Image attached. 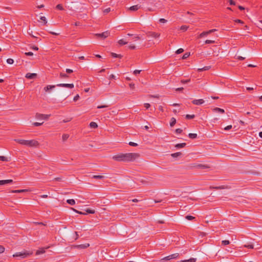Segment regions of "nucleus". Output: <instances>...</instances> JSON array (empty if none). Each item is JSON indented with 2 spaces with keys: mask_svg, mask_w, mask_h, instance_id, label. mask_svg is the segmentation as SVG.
<instances>
[{
  "mask_svg": "<svg viewBox=\"0 0 262 262\" xmlns=\"http://www.w3.org/2000/svg\"><path fill=\"white\" fill-rule=\"evenodd\" d=\"M140 155L137 153L120 154L113 157V159L116 161L128 162L133 161L139 157Z\"/></svg>",
  "mask_w": 262,
  "mask_h": 262,
  "instance_id": "obj_1",
  "label": "nucleus"
},
{
  "mask_svg": "<svg viewBox=\"0 0 262 262\" xmlns=\"http://www.w3.org/2000/svg\"><path fill=\"white\" fill-rule=\"evenodd\" d=\"M15 141L20 144L29 147H36L39 145L38 141L34 140H26L23 139H15Z\"/></svg>",
  "mask_w": 262,
  "mask_h": 262,
  "instance_id": "obj_2",
  "label": "nucleus"
},
{
  "mask_svg": "<svg viewBox=\"0 0 262 262\" xmlns=\"http://www.w3.org/2000/svg\"><path fill=\"white\" fill-rule=\"evenodd\" d=\"M32 254V252H30L27 251L23 252H17L13 255L14 257H20L21 258H26Z\"/></svg>",
  "mask_w": 262,
  "mask_h": 262,
  "instance_id": "obj_3",
  "label": "nucleus"
},
{
  "mask_svg": "<svg viewBox=\"0 0 262 262\" xmlns=\"http://www.w3.org/2000/svg\"><path fill=\"white\" fill-rule=\"evenodd\" d=\"M146 34L148 37H151L157 38L160 37V34L158 33H156L155 32H147Z\"/></svg>",
  "mask_w": 262,
  "mask_h": 262,
  "instance_id": "obj_4",
  "label": "nucleus"
},
{
  "mask_svg": "<svg viewBox=\"0 0 262 262\" xmlns=\"http://www.w3.org/2000/svg\"><path fill=\"white\" fill-rule=\"evenodd\" d=\"M110 34V33L108 31H105L102 33H98L96 34L95 35L98 37L101 38L102 39H105L107 37H108Z\"/></svg>",
  "mask_w": 262,
  "mask_h": 262,
  "instance_id": "obj_5",
  "label": "nucleus"
},
{
  "mask_svg": "<svg viewBox=\"0 0 262 262\" xmlns=\"http://www.w3.org/2000/svg\"><path fill=\"white\" fill-rule=\"evenodd\" d=\"M58 87H64L69 89H73L74 86L73 83L71 84H66V83H60L56 85Z\"/></svg>",
  "mask_w": 262,
  "mask_h": 262,
  "instance_id": "obj_6",
  "label": "nucleus"
},
{
  "mask_svg": "<svg viewBox=\"0 0 262 262\" xmlns=\"http://www.w3.org/2000/svg\"><path fill=\"white\" fill-rule=\"evenodd\" d=\"M179 254L178 253H174V254H172L171 255H170L169 256L165 257V258H163V259L170 260V259H174V258H177L179 256Z\"/></svg>",
  "mask_w": 262,
  "mask_h": 262,
  "instance_id": "obj_7",
  "label": "nucleus"
},
{
  "mask_svg": "<svg viewBox=\"0 0 262 262\" xmlns=\"http://www.w3.org/2000/svg\"><path fill=\"white\" fill-rule=\"evenodd\" d=\"M37 75L36 73H28L26 75L25 77H26V78L29 79H33L36 78L37 77Z\"/></svg>",
  "mask_w": 262,
  "mask_h": 262,
  "instance_id": "obj_8",
  "label": "nucleus"
},
{
  "mask_svg": "<svg viewBox=\"0 0 262 262\" xmlns=\"http://www.w3.org/2000/svg\"><path fill=\"white\" fill-rule=\"evenodd\" d=\"M191 167L199 169H207L209 168V166H208V165H203L202 164H198V165H196V166H191Z\"/></svg>",
  "mask_w": 262,
  "mask_h": 262,
  "instance_id": "obj_9",
  "label": "nucleus"
},
{
  "mask_svg": "<svg viewBox=\"0 0 262 262\" xmlns=\"http://www.w3.org/2000/svg\"><path fill=\"white\" fill-rule=\"evenodd\" d=\"M90 246V244L89 243H85L84 244L77 245L75 246V247L77 249H86Z\"/></svg>",
  "mask_w": 262,
  "mask_h": 262,
  "instance_id": "obj_10",
  "label": "nucleus"
},
{
  "mask_svg": "<svg viewBox=\"0 0 262 262\" xmlns=\"http://www.w3.org/2000/svg\"><path fill=\"white\" fill-rule=\"evenodd\" d=\"M192 103L195 105H201L204 103V100L202 99H195L192 101Z\"/></svg>",
  "mask_w": 262,
  "mask_h": 262,
  "instance_id": "obj_11",
  "label": "nucleus"
},
{
  "mask_svg": "<svg viewBox=\"0 0 262 262\" xmlns=\"http://www.w3.org/2000/svg\"><path fill=\"white\" fill-rule=\"evenodd\" d=\"M56 85H48L45 86L43 89L44 91L46 92H50L51 90L54 89Z\"/></svg>",
  "mask_w": 262,
  "mask_h": 262,
  "instance_id": "obj_12",
  "label": "nucleus"
},
{
  "mask_svg": "<svg viewBox=\"0 0 262 262\" xmlns=\"http://www.w3.org/2000/svg\"><path fill=\"white\" fill-rule=\"evenodd\" d=\"M141 6L138 5H134L129 7L128 10L131 11H137L139 8H140Z\"/></svg>",
  "mask_w": 262,
  "mask_h": 262,
  "instance_id": "obj_13",
  "label": "nucleus"
},
{
  "mask_svg": "<svg viewBox=\"0 0 262 262\" xmlns=\"http://www.w3.org/2000/svg\"><path fill=\"white\" fill-rule=\"evenodd\" d=\"M13 183L12 180H0V185H3L7 184H10Z\"/></svg>",
  "mask_w": 262,
  "mask_h": 262,
  "instance_id": "obj_14",
  "label": "nucleus"
},
{
  "mask_svg": "<svg viewBox=\"0 0 262 262\" xmlns=\"http://www.w3.org/2000/svg\"><path fill=\"white\" fill-rule=\"evenodd\" d=\"M213 111L215 113H220V114H224L225 113V111L224 109L219 108V107H215L213 108Z\"/></svg>",
  "mask_w": 262,
  "mask_h": 262,
  "instance_id": "obj_15",
  "label": "nucleus"
},
{
  "mask_svg": "<svg viewBox=\"0 0 262 262\" xmlns=\"http://www.w3.org/2000/svg\"><path fill=\"white\" fill-rule=\"evenodd\" d=\"M60 95L62 96V97L64 98V99H66L69 97L70 93L68 91H62Z\"/></svg>",
  "mask_w": 262,
  "mask_h": 262,
  "instance_id": "obj_16",
  "label": "nucleus"
},
{
  "mask_svg": "<svg viewBox=\"0 0 262 262\" xmlns=\"http://www.w3.org/2000/svg\"><path fill=\"white\" fill-rule=\"evenodd\" d=\"M228 188V186H224V185L220 186H216V187H213V186H210V189H216V190L226 189V188Z\"/></svg>",
  "mask_w": 262,
  "mask_h": 262,
  "instance_id": "obj_17",
  "label": "nucleus"
},
{
  "mask_svg": "<svg viewBox=\"0 0 262 262\" xmlns=\"http://www.w3.org/2000/svg\"><path fill=\"white\" fill-rule=\"evenodd\" d=\"M186 145V144L185 143H178L175 145V147L177 148H183Z\"/></svg>",
  "mask_w": 262,
  "mask_h": 262,
  "instance_id": "obj_18",
  "label": "nucleus"
},
{
  "mask_svg": "<svg viewBox=\"0 0 262 262\" xmlns=\"http://www.w3.org/2000/svg\"><path fill=\"white\" fill-rule=\"evenodd\" d=\"M156 1L157 0H150L151 4L154 5V6L156 7H160V6L161 5V4H159L160 2L155 3Z\"/></svg>",
  "mask_w": 262,
  "mask_h": 262,
  "instance_id": "obj_19",
  "label": "nucleus"
},
{
  "mask_svg": "<svg viewBox=\"0 0 262 262\" xmlns=\"http://www.w3.org/2000/svg\"><path fill=\"white\" fill-rule=\"evenodd\" d=\"M28 191V190L27 189H19V190H12V193H20L23 192H26Z\"/></svg>",
  "mask_w": 262,
  "mask_h": 262,
  "instance_id": "obj_20",
  "label": "nucleus"
},
{
  "mask_svg": "<svg viewBox=\"0 0 262 262\" xmlns=\"http://www.w3.org/2000/svg\"><path fill=\"white\" fill-rule=\"evenodd\" d=\"M176 123V119L172 117L171 118L170 122V126H173Z\"/></svg>",
  "mask_w": 262,
  "mask_h": 262,
  "instance_id": "obj_21",
  "label": "nucleus"
},
{
  "mask_svg": "<svg viewBox=\"0 0 262 262\" xmlns=\"http://www.w3.org/2000/svg\"><path fill=\"white\" fill-rule=\"evenodd\" d=\"M90 127L91 128H96L98 127V125L95 122H91L90 123Z\"/></svg>",
  "mask_w": 262,
  "mask_h": 262,
  "instance_id": "obj_22",
  "label": "nucleus"
},
{
  "mask_svg": "<svg viewBox=\"0 0 262 262\" xmlns=\"http://www.w3.org/2000/svg\"><path fill=\"white\" fill-rule=\"evenodd\" d=\"M188 137L191 139H194L197 138L198 135L196 134L190 133L188 134Z\"/></svg>",
  "mask_w": 262,
  "mask_h": 262,
  "instance_id": "obj_23",
  "label": "nucleus"
},
{
  "mask_svg": "<svg viewBox=\"0 0 262 262\" xmlns=\"http://www.w3.org/2000/svg\"><path fill=\"white\" fill-rule=\"evenodd\" d=\"M182 155V154L181 152H177L171 154V156L173 158H177L179 156H181Z\"/></svg>",
  "mask_w": 262,
  "mask_h": 262,
  "instance_id": "obj_24",
  "label": "nucleus"
},
{
  "mask_svg": "<svg viewBox=\"0 0 262 262\" xmlns=\"http://www.w3.org/2000/svg\"><path fill=\"white\" fill-rule=\"evenodd\" d=\"M67 202L71 205H73L75 204V201L74 199L67 200Z\"/></svg>",
  "mask_w": 262,
  "mask_h": 262,
  "instance_id": "obj_25",
  "label": "nucleus"
},
{
  "mask_svg": "<svg viewBox=\"0 0 262 262\" xmlns=\"http://www.w3.org/2000/svg\"><path fill=\"white\" fill-rule=\"evenodd\" d=\"M111 55L114 58H121L122 57V56L121 54H117L115 53H111Z\"/></svg>",
  "mask_w": 262,
  "mask_h": 262,
  "instance_id": "obj_26",
  "label": "nucleus"
},
{
  "mask_svg": "<svg viewBox=\"0 0 262 262\" xmlns=\"http://www.w3.org/2000/svg\"><path fill=\"white\" fill-rule=\"evenodd\" d=\"M209 34L208 33L207 31H204V32H203L202 33H201L199 36V38H202L207 35H208Z\"/></svg>",
  "mask_w": 262,
  "mask_h": 262,
  "instance_id": "obj_27",
  "label": "nucleus"
},
{
  "mask_svg": "<svg viewBox=\"0 0 262 262\" xmlns=\"http://www.w3.org/2000/svg\"><path fill=\"white\" fill-rule=\"evenodd\" d=\"M244 247L246 248H250V249H253L254 246L253 244H251L250 243H247L244 245Z\"/></svg>",
  "mask_w": 262,
  "mask_h": 262,
  "instance_id": "obj_28",
  "label": "nucleus"
},
{
  "mask_svg": "<svg viewBox=\"0 0 262 262\" xmlns=\"http://www.w3.org/2000/svg\"><path fill=\"white\" fill-rule=\"evenodd\" d=\"M60 78H69V76L65 73H60L59 75Z\"/></svg>",
  "mask_w": 262,
  "mask_h": 262,
  "instance_id": "obj_29",
  "label": "nucleus"
},
{
  "mask_svg": "<svg viewBox=\"0 0 262 262\" xmlns=\"http://www.w3.org/2000/svg\"><path fill=\"white\" fill-rule=\"evenodd\" d=\"M44 117L43 114L36 113L35 117L38 119H42V117Z\"/></svg>",
  "mask_w": 262,
  "mask_h": 262,
  "instance_id": "obj_30",
  "label": "nucleus"
},
{
  "mask_svg": "<svg viewBox=\"0 0 262 262\" xmlns=\"http://www.w3.org/2000/svg\"><path fill=\"white\" fill-rule=\"evenodd\" d=\"M127 41H124V40L123 39H121L120 40H119L118 41V43L120 45H126L127 44Z\"/></svg>",
  "mask_w": 262,
  "mask_h": 262,
  "instance_id": "obj_31",
  "label": "nucleus"
},
{
  "mask_svg": "<svg viewBox=\"0 0 262 262\" xmlns=\"http://www.w3.org/2000/svg\"><path fill=\"white\" fill-rule=\"evenodd\" d=\"M196 260V259L195 258H191L189 259L182 260V261H183V262H186V261L195 262Z\"/></svg>",
  "mask_w": 262,
  "mask_h": 262,
  "instance_id": "obj_32",
  "label": "nucleus"
},
{
  "mask_svg": "<svg viewBox=\"0 0 262 262\" xmlns=\"http://www.w3.org/2000/svg\"><path fill=\"white\" fill-rule=\"evenodd\" d=\"M69 137L68 134H63L62 137V139L63 142L66 141Z\"/></svg>",
  "mask_w": 262,
  "mask_h": 262,
  "instance_id": "obj_33",
  "label": "nucleus"
},
{
  "mask_svg": "<svg viewBox=\"0 0 262 262\" xmlns=\"http://www.w3.org/2000/svg\"><path fill=\"white\" fill-rule=\"evenodd\" d=\"M210 68V66H206L203 68L199 69L198 71H206V70H208Z\"/></svg>",
  "mask_w": 262,
  "mask_h": 262,
  "instance_id": "obj_34",
  "label": "nucleus"
},
{
  "mask_svg": "<svg viewBox=\"0 0 262 262\" xmlns=\"http://www.w3.org/2000/svg\"><path fill=\"white\" fill-rule=\"evenodd\" d=\"M86 213H91V214H94L95 213V211L94 210L91 209H87L85 210Z\"/></svg>",
  "mask_w": 262,
  "mask_h": 262,
  "instance_id": "obj_35",
  "label": "nucleus"
},
{
  "mask_svg": "<svg viewBox=\"0 0 262 262\" xmlns=\"http://www.w3.org/2000/svg\"><path fill=\"white\" fill-rule=\"evenodd\" d=\"M104 178L103 176H100V175H94L93 176V178L95 179H102Z\"/></svg>",
  "mask_w": 262,
  "mask_h": 262,
  "instance_id": "obj_36",
  "label": "nucleus"
},
{
  "mask_svg": "<svg viewBox=\"0 0 262 262\" xmlns=\"http://www.w3.org/2000/svg\"><path fill=\"white\" fill-rule=\"evenodd\" d=\"M45 252V251L44 249H42L41 250H38L36 252V255H39L40 254H43Z\"/></svg>",
  "mask_w": 262,
  "mask_h": 262,
  "instance_id": "obj_37",
  "label": "nucleus"
},
{
  "mask_svg": "<svg viewBox=\"0 0 262 262\" xmlns=\"http://www.w3.org/2000/svg\"><path fill=\"white\" fill-rule=\"evenodd\" d=\"M185 219H187V220L192 221L195 219V217L188 215L185 216Z\"/></svg>",
  "mask_w": 262,
  "mask_h": 262,
  "instance_id": "obj_38",
  "label": "nucleus"
},
{
  "mask_svg": "<svg viewBox=\"0 0 262 262\" xmlns=\"http://www.w3.org/2000/svg\"><path fill=\"white\" fill-rule=\"evenodd\" d=\"M195 117L194 115H186V118L187 119H193Z\"/></svg>",
  "mask_w": 262,
  "mask_h": 262,
  "instance_id": "obj_39",
  "label": "nucleus"
},
{
  "mask_svg": "<svg viewBox=\"0 0 262 262\" xmlns=\"http://www.w3.org/2000/svg\"><path fill=\"white\" fill-rule=\"evenodd\" d=\"M190 53H189V52H186V53H185L183 55V57H182V58H183V59H185L187 58L190 56Z\"/></svg>",
  "mask_w": 262,
  "mask_h": 262,
  "instance_id": "obj_40",
  "label": "nucleus"
},
{
  "mask_svg": "<svg viewBox=\"0 0 262 262\" xmlns=\"http://www.w3.org/2000/svg\"><path fill=\"white\" fill-rule=\"evenodd\" d=\"M188 26H186V25H184V26H182L181 27L180 29L181 30H182L183 31H186L188 29Z\"/></svg>",
  "mask_w": 262,
  "mask_h": 262,
  "instance_id": "obj_41",
  "label": "nucleus"
},
{
  "mask_svg": "<svg viewBox=\"0 0 262 262\" xmlns=\"http://www.w3.org/2000/svg\"><path fill=\"white\" fill-rule=\"evenodd\" d=\"M0 160L2 161H9L8 158L4 156H0Z\"/></svg>",
  "mask_w": 262,
  "mask_h": 262,
  "instance_id": "obj_42",
  "label": "nucleus"
},
{
  "mask_svg": "<svg viewBox=\"0 0 262 262\" xmlns=\"http://www.w3.org/2000/svg\"><path fill=\"white\" fill-rule=\"evenodd\" d=\"M230 243L229 241H228V240H224L222 242V245H223L224 246L229 245Z\"/></svg>",
  "mask_w": 262,
  "mask_h": 262,
  "instance_id": "obj_43",
  "label": "nucleus"
},
{
  "mask_svg": "<svg viewBox=\"0 0 262 262\" xmlns=\"http://www.w3.org/2000/svg\"><path fill=\"white\" fill-rule=\"evenodd\" d=\"M7 62L8 63V64H12L14 62V60L12 58H8L7 59Z\"/></svg>",
  "mask_w": 262,
  "mask_h": 262,
  "instance_id": "obj_44",
  "label": "nucleus"
},
{
  "mask_svg": "<svg viewBox=\"0 0 262 262\" xmlns=\"http://www.w3.org/2000/svg\"><path fill=\"white\" fill-rule=\"evenodd\" d=\"M190 81V79H186V80H181V82L183 84H185V83H187L188 82H189Z\"/></svg>",
  "mask_w": 262,
  "mask_h": 262,
  "instance_id": "obj_45",
  "label": "nucleus"
},
{
  "mask_svg": "<svg viewBox=\"0 0 262 262\" xmlns=\"http://www.w3.org/2000/svg\"><path fill=\"white\" fill-rule=\"evenodd\" d=\"M56 8L60 10H63V8L61 4H58L56 6Z\"/></svg>",
  "mask_w": 262,
  "mask_h": 262,
  "instance_id": "obj_46",
  "label": "nucleus"
},
{
  "mask_svg": "<svg viewBox=\"0 0 262 262\" xmlns=\"http://www.w3.org/2000/svg\"><path fill=\"white\" fill-rule=\"evenodd\" d=\"M40 19L43 21L44 24H46L47 23V20L46 19V17H45V16H41L40 17Z\"/></svg>",
  "mask_w": 262,
  "mask_h": 262,
  "instance_id": "obj_47",
  "label": "nucleus"
},
{
  "mask_svg": "<svg viewBox=\"0 0 262 262\" xmlns=\"http://www.w3.org/2000/svg\"><path fill=\"white\" fill-rule=\"evenodd\" d=\"M183 52H184V50L183 49H182V48H180V49H179L178 50H177L176 51V53L177 54H179L182 53Z\"/></svg>",
  "mask_w": 262,
  "mask_h": 262,
  "instance_id": "obj_48",
  "label": "nucleus"
},
{
  "mask_svg": "<svg viewBox=\"0 0 262 262\" xmlns=\"http://www.w3.org/2000/svg\"><path fill=\"white\" fill-rule=\"evenodd\" d=\"M110 11H111V8H108L105 9L103 10V13H104V14H106L109 13Z\"/></svg>",
  "mask_w": 262,
  "mask_h": 262,
  "instance_id": "obj_49",
  "label": "nucleus"
},
{
  "mask_svg": "<svg viewBox=\"0 0 262 262\" xmlns=\"http://www.w3.org/2000/svg\"><path fill=\"white\" fill-rule=\"evenodd\" d=\"M128 144L130 145V146H138V144L137 143H134V142H129Z\"/></svg>",
  "mask_w": 262,
  "mask_h": 262,
  "instance_id": "obj_50",
  "label": "nucleus"
},
{
  "mask_svg": "<svg viewBox=\"0 0 262 262\" xmlns=\"http://www.w3.org/2000/svg\"><path fill=\"white\" fill-rule=\"evenodd\" d=\"M214 42H215V41L211 40H206L205 41V43H206V44L213 43Z\"/></svg>",
  "mask_w": 262,
  "mask_h": 262,
  "instance_id": "obj_51",
  "label": "nucleus"
},
{
  "mask_svg": "<svg viewBox=\"0 0 262 262\" xmlns=\"http://www.w3.org/2000/svg\"><path fill=\"white\" fill-rule=\"evenodd\" d=\"M73 210L75 212H76V213H78V214H84V215L86 214V213H84V212H81V211H77V210H76V209H73Z\"/></svg>",
  "mask_w": 262,
  "mask_h": 262,
  "instance_id": "obj_52",
  "label": "nucleus"
},
{
  "mask_svg": "<svg viewBox=\"0 0 262 262\" xmlns=\"http://www.w3.org/2000/svg\"><path fill=\"white\" fill-rule=\"evenodd\" d=\"M43 124V122L42 123H39V122H34L33 123V125L35 126H40Z\"/></svg>",
  "mask_w": 262,
  "mask_h": 262,
  "instance_id": "obj_53",
  "label": "nucleus"
},
{
  "mask_svg": "<svg viewBox=\"0 0 262 262\" xmlns=\"http://www.w3.org/2000/svg\"><path fill=\"white\" fill-rule=\"evenodd\" d=\"M232 125H228V126H227L226 127H225L224 128V130H229V129H231V128H232Z\"/></svg>",
  "mask_w": 262,
  "mask_h": 262,
  "instance_id": "obj_54",
  "label": "nucleus"
},
{
  "mask_svg": "<svg viewBox=\"0 0 262 262\" xmlns=\"http://www.w3.org/2000/svg\"><path fill=\"white\" fill-rule=\"evenodd\" d=\"M44 117H42V119L43 120H47L49 117L51 116V115H45L43 114Z\"/></svg>",
  "mask_w": 262,
  "mask_h": 262,
  "instance_id": "obj_55",
  "label": "nucleus"
},
{
  "mask_svg": "<svg viewBox=\"0 0 262 262\" xmlns=\"http://www.w3.org/2000/svg\"><path fill=\"white\" fill-rule=\"evenodd\" d=\"M175 132L177 134H181L183 132V130L181 128H177L176 129Z\"/></svg>",
  "mask_w": 262,
  "mask_h": 262,
  "instance_id": "obj_56",
  "label": "nucleus"
},
{
  "mask_svg": "<svg viewBox=\"0 0 262 262\" xmlns=\"http://www.w3.org/2000/svg\"><path fill=\"white\" fill-rule=\"evenodd\" d=\"M108 107V105H98L97 106L98 108H106Z\"/></svg>",
  "mask_w": 262,
  "mask_h": 262,
  "instance_id": "obj_57",
  "label": "nucleus"
},
{
  "mask_svg": "<svg viewBox=\"0 0 262 262\" xmlns=\"http://www.w3.org/2000/svg\"><path fill=\"white\" fill-rule=\"evenodd\" d=\"M79 98V96L78 94L76 95L74 97V99H73V100L74 101H77Z\"/></svg>",
  "mask_w": 262,
  "mask_h": 262,
  "instance_id": "obj_58",
  "label": "nucleus"
},
{
  "mask_svg": "<svg viewBox=\"0 0 262 262\" xmlns=\"http://www.w3.org/2000/svg\"><path fill=\"white\" fill-rule=\"evenodd\" d=\"M5 251V248L3 246L0 245V253H2Z\"/></svg>",
  "mask_w": 262,
  "mask_h": 262,
  "instance_id": "obj_59",
  "label": "nucleus"
},
{
  "mask_svg": "<svg viewBox=\"0 0 262 262\" xmlns=\"http://www.w3.org/2000/svg\"><path fill=\"white\" fill-rule=\"evenodd\" d=\"M128 48L130 49H132V50H134L136 49V46L134 45H130L129 46H128Z\"/></svg>",
  "mask_w": 262,
  "mask_h": 262,
  "instance_id": "obj_60",
  "label": "nucleus"
},
{
  "mask_svg": "<svg viewBox=\"0 0 262 262\" xmlns=\"http://www.w3.org/2000/svg\"><path fill=\"white\" fill-rule=\"evenodd\" d=\"M25 54L26 56H33V53L32 52H26L25 53Z\"/></svg>",
  "mask_w": 262,
  "mask_h": 262,
  "instance_id": "obj_61",
  "label": "nucleus"
},
{
  "mask_svg": "<svg viewBox=\"0 0 262 262\" xmlns=\"http://www.w3.org/2000/svg\"><path fill=\"white\" fill-rule=\"evenodd\" d=\"M159 21L161 23H165L167 22V20H166L164 18H160L159 19Z\"/></svg>",
  "mask_w": 262,
  "mask_h": 262,
  "instance_id": "obj_62",
  "label": "nucleus"
},
{
  "mask_svg": "<svg viewBox=\"0 0 262 262\" xmlns=\"http://www.w3.org/2000/svg\"><path fill=\"white\" fill-rule=\"evenodd\" d=\"M66 72L68 74H71L73 72V71L70 69H66Z\"/></svg>",
  "mask_w": 262,
  "mask_h": 262,
  "instance_id": "obj_63",
  "label": "nucleus"
},
{
  "mask_svg": "<svg viewBox=\"0 0 262 262\" xmlns=\"http://www.w3.org/2000/svg\"><path fill=\"white\" fill-rule=\"evenodd\" d=\"M236 59H237L239 60H244L245 59V58L243 57L242 56H237Z\"/></svg>",
  "mask_w": 262,
  "mask_h": 262,
  "instance_id": "obj_64",
  "label": "nucleus"
}]
</instances>
